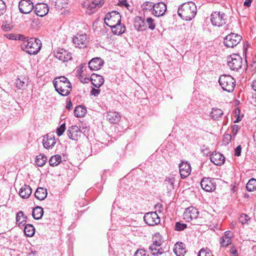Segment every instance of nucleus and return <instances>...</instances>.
I'll return each mask as SVG.
<instances>
[{"label": "nucleus", "instance_id": "1", "mask_svg": "<svg viewBox=\"0 0 256 256\" xmlns=\"http://www.w3.org/2000/svg\"><path fill=\"white\" fill-rule=\"evenodd\" d=\"M56 90L62 96H67L72 90L71 82L64 76L56 78L53 80Z\"/></svg>", "mask_w": 256, "mask_h": 256}, {"label": "nucleus", "instance_id": "2", "mask_svg": "<svg viewBox=\"0 0 256 256\" xmlns=\"http://www.w3.org/2000/svg\"><path fill=\"white\" fill-rule=\"evenodd\" d=\"M178 14L182 19L190 20L196 14V6L192 1H188L178 7Z\"/></svg>", "mask_w": 256, "mask_h": 256}, {"label": "nucleus", "instance_id": "3", "mask_svg": "<svg viewBox=\"0 0 256 256\" xmlns=\"http://www.w3.org/2000/svg\"><path fill=\"white\" fill-rule=\"evenodd\" d=\"M22 49L26 53L32 55L36 54L42 48L41 41L36 38L27 39V41L22 42L21 45Z\"/></svg>", "mask_w": 256, "mask_h": 256}, {"label": "nucleus", "instance_id": "4", "mask_svg": "<svg viewBox=\"0 0 256 256\" xmlns=\"http://www.w3.org/2000/svg\"><path fill=\"white\" fill-rule=\"evenodd\" d=\"M219 84L224 90L232 92L236 86V80L230 75H222L219 78Z\"/></svg>", "mask_w": 256, "mask_h": 256}, {"label": "nucleus", "instance_id": "5", "mask_svg": "<svg viewBox=\"0 0 256 256\" xmlns=\"http://www.w3.org/2000/svg\"><path fill=\"white\" fill-rule=\"evenodd\" d=\"M104 21L108 26L114 27L121 22V16L118 12L112 11L106 14Z\"/></svg>", "mask_w": 256, "mask_h": 256}, {"label": "nucleus", "instance_id": "6", "mask_svg": "<svg viewBox=\"0 0 256 256\" xmlns=\"http://www.w3.org/2000/svg\"><path fill=\"white\" fill-rule=\"evenodd\" d=\"M242 38L240 35L231 32L224 38V44L227 48H232L240 42Z\"/></svg>", "mask_w": 256, "mask_h": 256}, {"label": "nucleus", "instance_id": "7", "mask_svg": "<svg viewBox=\"0 0 256 256\" xmlns=\"http://www.w3.org/2000/svg\"><path fill=\"white\" fill-rule=\"evenodd\" d=\"M242 58L236 54H233L227 58L228 66L232 70H238L241 68L242 66Z\"/></svg>", "mask_w": 256, "mask_h": 256}, {"label": "nucleus", "instance_id": "8", "mask_svg": "<svg viewBox=\"0 0 256 256\" xmlns=\"http://www.w3.org/2000/svg\"><path fill=\"white\" fill-rule=\"evenodd\" d=\"M227 20V16L224 13L219 12H214L210 15V21L213 26H221L226 24Z\"/></svg>", "mask_w": 256, "mask_h": 256}, {"label": "nucleus", "instance_id": "9", "mask_svg": "<svg viewBox=\"0 0 256 256\" xmlns=\"http://www.w3.org/2000/svg\"><path fill=\"white\" fill-rule=\"evenodd\" d=\"M104 1H84L82 4L83 8L86 9V12L88 14L94 13L101 5L104 4Z\"/></svg>", "mask_w": 256, "mask_h": 256}, {"label": "nucleus", "instance_id": "10", "mask_svg": "<svg viewBox=\"0 0 256 256\" xmlns=\"http://www.w3.org/2000/svg\"><path fill=\"white\" fill-rule=\"evenodd\" d=\"M144 8L148 10H152L154 14L156 16H162L166 10V4L162 1L154 4V6H150L149 8Z\"/></svg>", "mask_w": 256, "mask_h": 256}, {"label": "nucleus", "instance_id": "11", "mask_svg": "<svg viewBox=\"0 0 256 256\" xmlns=\"http://www.w3.org/2000/svg\"><path fill=\"white\" fill-rule=\"evenodd\" d=\"M88 38L86 34H78L72 38V42L76 47L80 48H86L88 42Z\"/></svg>", "mask_w": 256, "mask_h": 256}, {"label": "nucleus", "instance_id": "12", "mask_svg": "<svg viewBox=\"0 0 256 256\" xmlns=\"http://www.w3.org/2000/svg\"><path fill=\"white\" fill-rule=\"evenodd\" d=\"M144 221L148 226H154L160 222V218L156 212L146 214L144 217Z\"/></svg>", "mask_w": 256, "mask_h": 256}, {"label": "nucleus", "instance_id": "13", "mask_svg": "<svg viewBox=\"0 0 256 256\" xmlns=\"http://www.w3.org/2000/svg\"><path fill=\"white\" fill-rule=\"evenodd\" d=\"M202 188L206 192H210L215 190L216 188L214 180L210 178H204L200 182Z\"/></svg>", "mask_w": 256, "mask_h": 256}, {"label": "nucleus", "instance_id": "14", "mask_svg": "<svg viewBox=\"0 0 256 256\" xmlns=\"http://www.w3.org/2000/svg\"><path fill=\"white\" fill-rule=\"evenodd\" d=\"M199 212L194 206H190L185 210L184 213V218L187 222H190L193 219L198 218Z\"/></svg>", "mask_w": 256, "mask_h": 256}, {"label": "nucleus", "instance_id": "15", "mask_svg": "<svg viewBox=\"0 0 256 256\" xmlns=\"http://www.w3.org/2000/svg\"><path fill=\"white\" fill-rule=\"evenodd\" d=\"M34 3L32 1H20L18 8L20 12L28 14L34 8Z\"/></svg>", "mask_w": 256, "mask_h": 256}, {"label": "nucleus", "instance_id": "16", "mask_svg": "<svg viewBox=\"0 0 256 256\" xmlns=\"http://www.w3.org/2000/svg\"><path fill=\"white\" fill-rule=\"evenodd\" d=\"M67 132L68 137L72 140L76 141L80 136V129L76 126L69 127Z\"/></svg>", "mask_w": 256, "mask_h": 256}, {"label": "nucleus", "instance_id": "17", "mask_svg": "<svg viewBox=\"0 0 256 256\" xmlns=\"http://www.w3.org/2000/svg\"><path fill=\"white\" fill-rule=\"evenodd\" d=\"M34 10L37 16L42 17L48 14V7L46 4L37 3L36 4Z\"/></svg>", "mask_w": 256, "mask_h": 256}, {"label": "nucleus", "instance_id": "18", "mask_svg": "<svg viewBox=\"0 0 256 256\" xmlns=\"http://www.w3.org/2000/svg\"><path fill=\"white\" fill-rule=\"evenodd\" d=\"M104 64V60L100 58H94L91 60L88 64V68L92 70H98L102 68Z\"/></svg>", "mask_w": 256, "mask_h": 256}, {"label": "nucleus", "instance_id": "19", "mask_svg": "<svg viewBox=\"0 0 256 256\" xmlns=\"http://www.w3.org/2000/svg\"><path fill=\"white\" fill-rule=\"evenodd\" d=\"M180 174L182 178L188 177L191 172V167L188 162H182L179 164Z\"/></svg>", "mask_w": 256, "mask_h": 256}, {"label": "nucleus", "instance_id": "20", "mask_svg": "<svg viewBox=\"0 0 256 256\" xmlns=\"http://www.w3.org/2000/svg\"><path fill=\"white\" fill-rule=\"evenodd\" d=\"M210 160L214 164L221 166L224 164L225 158L222 154L215 152L210 156Z\"/></svg>", "mask_w": 256, "mask_h": 256}, {"label": "nucleus", "instance_id": "21", "mask_svg": "<svg viewBox=\"0 0 256 256\" xmlns=\"http://www.w3.org/2000/svg\"><path fill=\"white\" fill-rule=\"evenodd\" d=\"M56 143V140L53 135L47 134L44 136L42 144L46 148H52Z\"/></svg>", "mask_w": 256, "mask_h": 256}, {"label": "nucleus", "instance_id": "22", "mask_svg": "<svg viewBox=\"0 0 256 256\" xmlns=\"http://www.w3.org/2000/svg\"><path fill=\"white\" fill-rule=\"evenodd\" d=\"M144 18L136 16L134 18V26L138 31H142L146 29V25Z\"/></svg>", "mask_w": 256, "mask_h": 256}, {"label": "nucleus", "instance_id": "23", "mask_svg": "<svg viewBox=\"0 0 256 256\" xmlns=\"http://www.w3.org/2000/svg\"><path fill=\"white\" fill-rule=\"evenodd\" d=\"M90 79L94 86L97 88L102 86L104 82V78L103 77L96 74H92Z\"/></svg>", "mask_w": 256, "mask_h": 256}, {"label": "nucleus", "instance_id": "24", "mask_svg": "<svg viewBox=\"0 0 256 256\" xmlns=\"http://www.w3.org/2000/svg\"><path fill=\"white\" fill-rule=\"evenodd\" d=\"M106 120L111 124H117L120 120V114L116 112H108L106 116Z\"/></svg>", "mask_w": 256, "mask_h": 256}, {"label": "nucleus", "instance_id": "25", "mask_svg": "<svg viewBox=\"0 0 256 256\" xmlns=\"http://www.w3.org/2000/svg\"><path fill=\"white\" fill-rule=\"evenodd\" d=\"M32 192V188L28 185L24 184L20 190L19 195L23 198H28L30 197Z\"/></svg>", "mask_w": 256, "mask_h": 256}, {"label": "nucleus", "instance_id": "26", "mask_svg": "<svg viewBox=\"0 0 256 256\" xmlns=\"http://www.w3.org/2000/svg\"><path fill=\"white\" fill-rule=\"evenodd\" d=\"M174 182L175 178L173 175H170L166 177L164 185L166 188L168 192L174 189Z\"/></svg>", "mask_w": 256, "mask_h": 256}, {"label": "nucleus", "instance_id": "27", "mask_svg": "<svg viewBox=\"0 0 256 256\" xmlns=\"http://www.w3.org/2000/svg\"><path fill=\"white\" fill-rule=\"evenodd\" d=\"M26 218H27L24 216L23 212L18 211L16 215V224L19 227L24 226L26 224Z\"/></svg>", "mask_w": 256, "mask_h": 256}, {"label": "nucleus", "instance_id": "28", "mask_svg": "<svg viewBox=\"0 0 256 256\" xmlns=\"http://www.w3.org/2000/svg\"><path fill=\"white\" fill-rule=\"evenodd\" d=\"M175 248L174 249V253L176 255H184L186 252V246L182 242H177L175 245Z\"/></svg>", "mask_w": 256, "mask_h": 256}, {"label": "nucleus", "instance_id": "29", "mask_svg": "<svg viewBox=\"0 0 256 256\" xmlns=\"http://www.w3.org/2000/svg\"><path fill=\"white\" fill-rule=\"evenodd\" d=\"M47 190L43 188H38L35 193L34 196L38 200H44L47 196Z\"/></svg>", "mask_w": 256, "mask_h": 256}, {"label": "nucleus", "instance_id": "30", "mask_svg": "<svg viewBox=\"0 0 256 256\" xmlns=\"http://www.w3.org/2000/svg\"><path fill=\"white\" fill-rule=\"evenodd\" d=\"M16 86L18 89H24L28 84V79L22 76H20L16 80Z\"/></svg>", "mask_w": 256, "mask_h": 256}, {"label": "nucleus", "instance_id": "31", "mask_svg": "<svg viewBox=\"0 0 256 256\" xmlns=\"http://www.w3.org/2000/svg\"><path fill=\"white\" fill-rule=\"evenodd\" d=\"M223 114L222 110L218 108H212L210 112V116L214 120H218Z\"/></svg>", "mask_w": 256, "mask_h": 256}, {"label": "nucleus", "instance_id": "32", "mask_svg": "<svg viewBox=\"0 0 256 256\" xmlns=\"http://www.w3.org/2000/svg\"><path fill=\"white\" fill-rule=\"evenodd\" d=\"M148 249L153 256H158L164 252V250L160 246L158 247L154 244L150 246Z\"/></svg>", "mask_w": 256, "mask_h": 256}, {"label": "nucleus", "instance_id": "33", "mask_svg": "<svg viewBox=\"0 0 256 256\" xmlns=\"http://www.w3.org/2000/svg\"><path fill=\"white\" fill-rule=\"evenodd\" d=\"M44 214L43 208L40 206H36L33 209L32 216L34 219L40 220L41 218Z\"/></svg>", "mask_w": 256, "mask_h": 256}, {"label": "nucleus", "instance_id": "34", "mask_svg": "<svg viewBox=\"0 0 256 256\" xmlns=\"http://www.w3.org/2000/svg\"><path fill=\"white\" fill-rule=\"evenodd\" d=\"M113 33L116 34H120L124 33L126 31V27L123 24L122 25L121 22L117 24L116 26H114V27H110Z\"/></svg>", "mask_w": 256, "mask_h": 256}, {"label": "nucleus", "instance_id": "35", "mask_svg": "<svg viewBox=\"0 0 256 256\" xmlns=\"http://www.w3.org/2000/svg\"><path fill=\"white\" fill-rule=\"evenodd\" d=\"M86 112V109L82 106H76L74 110V114L77 118H82L84 116Z\"/></svg>", "mask_w": 256, "mask_h": 256}, {"label": "nucleus", "instance_id": "36", "mask_svg": "<svg viewBox=\"0 0 256 256\" xmlns=\"http://www.w3.org/2000/svg\"><path fill=\"white\" fill-rule=\"evenodd\" d=\"M152 244L154 246H157L158 247L160 246L163 242L162 238V236L158 233H156L152 238Z\"/></svg>", "mask_w": 256, "mask_h": 256}, {"label": "nucleus", "instance_id": "37", "mask_svg": "<svg viewBox=\"0 0 256 256\" xmlns=\"http://www.w3.org/2000/svg\"><path fill=\"white\" fill-rule=\"evenodd\" d=\"M24 232L28 236H32L35 232V228L31 224H27L24 225Z\"/></svg>", "mask_w": 256, "mask_h": 256}, {"label": "nucleus", "instance_id": "38", "mask_svg": "<svg viewBox=\"0 0 256 256\" xmlns=\"http://www.w3.org/2000/svg\"><path fill=\"white\" fill-rule=\"evenodd\" d=\"M46 156L44 154H40L36 156V162L38 166H42L47 160Z\"/></svg>", "mask_w": 256, "mask_h": 256}, {"label": "nucleus", "instance_id": "39", "mask_svg": "<svg viewBox=\"0 0 256 256\" xmlns=\"http://www.w3.org/2000/svg\"><path fill=\"white\" fill-rule=\"evenodd\" d=\"M62 158L60 155L56 154L52 156L50 160L49 164L51 166H58L61 162Z\"/></svg>", "mask_w": 256, "mask_h": 256}, {"label": "nucleus", "instance_id": "40", "mask_svg": "<svg viewBox=\"0 0 256 256\" xmlns=\"http://www.w3.org/2000/svg\"><path fill=\"white\" fill-rule=\"evenodd\" d=\"M246 188L248 192L256 190V180L254 178L250 179L246 185Z\"/></svg>", "mask_w": 256, "mask_h": 256}, {"label": "nucleus", "instance_id": "41", "mask_svg": "<svg viewBox=\"0 0 256 256\" xmlns=\"http://www.w3.org/2000/svg\"><path fill=\"white\" fill-rule=\"evenodd\" d=\"M66 54V51L62 49L56 54L55 56L60 60L63 61L64 60V56Z\"/></svg>", "mask_w": 256, "mask_h": 256}, {"label": "nucleus", "instance_id": "42", "mask_svg": "<svg viewBox=\"0 0 256 256\" xmlns=\"http://www.w3.org/2000/svg\"><path fill=\"white\" fill-rule=\"evenodd\" d=\"M220 240V243L222 247H226L231 244V240L229 238L226 239L221 237Z\"/></svg>", "mask_w": 256, "mask_h": 256}, {"label": "nucleus", "instance_id": "43", "mask_svg": "<svg viewBox=\"0 0 256 256\" xmlns=\"http://www.w3.org/2000/svg\"><path fill=\"white\" fill-rule=\"evenodd\" d=\"M118 5L121 6H124L130 12H132L134 10L132 6H130L127 2V1H118Z\"/></svg>", "mask_w": 256, "mask_h": 256}, {"label": "nucleus", "instance_id": "44", "mask_svg": "<svg viewBox=\"0 0 256 256\" xmlns=\"http://www.w3.org/2000/svg\"><path fill=\"white\" fill-rule=\"evenodd\" d=\"M146 22L148 25V28L151 30H154L156 27V24L154 20L152 18H148L146 20Z\"/></svg>", "mask_w": 256, "mask_h": 256}, {"label": "nucleus", "instance_id": "45", "mask_svg": "<svg viewBox=\"0 0 256 256\" xmlns=\"http://www.w3.org/2000/svg\"><path fill=\"white\" fill-rule=\"evenodd\" d=\"M187 226L186 224L176 222L175 224V230L177 231H182L184 230Z\"/></svg>", "mask_w": 256, "mask_h": 256}, {"label": "nucleus", "instance_id": "46", "mask_svg": "<svg viewBox=\"0 0 256 256\" xmlns=\"http://www.w3.org/2000/svg\"><path fill=\"white\" fill-rule=\"evenodd\" d=\"M198 256H213V255L210 250L202 248L199 251Z\"/></svg>", "mask_w": 256, "mask_h": 256}, {"label": "nucleus", "instance_id": "47", "mask_svg": "<svg viewBox=\"0 0 256 256\" xmlns=\"http://www.w3.org/2000/svg\"><path fill=\"white\" fill-rule=\"evenodd\" d=\"M249 216L246 214H242L239 218V222L242 224H245L248 222V221L250 220Z\"/></svg>", "mask_w": 256, "mask_h": 256}, {"label": "nucleus", "instance_id": "48", "mask_svg": "<svg viewBox=\"0 0 256 256\" xmlns=\"http://www.w3.org/2000/svg\"><path fill=\"white\" fill-rule=\"evenodd\" d=\"M66 130V124L64 123L62 124L58 128L56 129V134L58 136H62L64 132Z\"/></svg>", "mask_w": 256, "mask_h": 256}, {"label": "nucleus", "instance_id": "49", "mask_svg": "<svg viewBox=\"0 0 256 256\" xmlns=\"http://www.w3.org/2000/svg\"><path fill=\"white\" fill-rule=\"evenodd\" d=\"M134 256H148L143 249H138L134 253Z\"/></svg>", "mask_w": 256, "mask_h": 256}, {"label": "nucleus", "instance_id": "50", "mask_svg": "<svg viewBox=\"0 0 256 256\" xmlns=\"http://www.w3.org/2000/svg\"><path fill=\"white\" fill-rule=\"evenodd\" d=\"M6 5L4 1H0V16L5 12Z\"/></svg>", "mask_w": 256, "mask_h": 256}, {"label": "nucleus", "instance_id": "51", "mask_svg": "<svg viewBox=\"0 0 256 256\" xmlns=\"http://www.w3.org/2000/svg\"><path fill=\"white\" fill-rule=\"evenodd\" d=\"M22 18V16L18 15L16 18H14V16L12 18L13 22L16 24H18L21 22V19Z\"/></svg>", "mask_w": 256, "mask_h": 256}, {"label": "nucleus", "instance_id": "52", "mask_svg": "<svg viewBox=\"0 0 256 256\" xmlns=\"http://www.w3.org/2000/svg\"><path fill=\"white\" fill-rule=\"evenodd\" d=\"M2 27L4 30L8 31L12 28L13 27V26L10 24H2Z\"/></svg>", "mask_w": 256, "mask_h": 256}, {"label": "nucleus", "instance_id": "53", "mask_svg": "<svg viewBox=\"0 0 256 256\" xmlns=\"http://www.w3.org/2000/svg\"><path fill=\"white\" fill-rule=\"evenodd\" d=\"M100 90L92 88L90 90V94L94 96H97L100 93Z\"/></svg>", "mask_w": 256, "mask_h": 256}, {"label": "nucleus", "instance_id": "54", "mask_svg": "<svg viewBox=\"0 0 256 256\" xmlns=\"http://www.w3.org/2000/svg\"><path fill=\"white\" fill-rule=\"evenodd\" d=\"M241 151L242 147L240 145H239L234 149L235 156H240Z\"/></svg>", "mask_w": 256, "mask_h": 256}, {"label": "nucleus", "instance_id": "55", "mask_svg": "<svg viewBox=\"0 0 256 256\" xmlns=\"http://www.w3.org/2000/svg\"><path fill=\"white\" fill-rule=\"evenodd\" d=\"M240 128L238 125H237V124L234 125L232 126V134L234 136L236 135L238 130H239Z\"/></svg>", "mask_w": 256, "mask_h": 256}, {"label": "nucleus", "instance_id": "56", "mask_svg": "<svg viewBox=\"0 0 256 256\" xmlns=\"http://www.w3.org/2000/svg\"><path fill=\"white\" fill-rule=\"evenodd\" d=\"M222 238H229L231 240V238L232 237V234L230 231H226L224 232V236H222Z\"/></svg>", "mask_w": 256, "mask_h": 256}, {"label": "nucleus", "instance_id": "57", "mask_svg": "<svg viewBox=\"0 0 256 256\" xmlns=\"http://www.w3.org/2000/svg\"><path fill=\"white\" fill-rule=\"evenodd\" d=\"M27 39L28 38L25 37L24 35H16V40H22L23 42H24L25 41H27Z\"/></svg>", "mask_w": 256, "mask_h": 256}, {"label": "nucleus", "instance_id": "58", "mask_svg": "<svg viewBox=\"0 0 256 256\" xmlns=\"http://www.w3.org/2000/svg\"><path fill=\"white\" fill-rule=\"evenodd\" d=\"M72 59V54L70 52H66V54L64 56V60H63V62H68Z\"/></svg>", "mask_w": 256, "mask_h": 256}, {"label": "nucleus", "instance_id": "59", "mask_svg": "<svg viewBox=\"0 0 256 256\" xmlns=\"http://www.w3.org/2000/svg\"><path fill=\"white\" fill-rule=\"evenodd\" d=\"M150 6H154V4H152V3L150 2L149 1H146L142 5V8L144 10H147L146 8H145L144 7L146 8H149Z\"/></svg>", "mask_w": 256, "mask_h": 256}, {"label": "nucleus", "instance_id": "60", "mask_svg": "<svg viewBox=\"0 0 256 256\" xmlns=\"http://www.w3.org/2000/svg\"><path fill=\"white\" fill-rule=\"evenodd\" d=\"M6 38L10 40H16V35L14 34H7Z\"/></svg>", "mask_w": 256, "mask_h": 256}, {"label": "nucleus", "instance_id": "61", "mask_svg": "<svg viewBox=\"0 0 256 256\" xmlns=\"http://www.w3.org/2000/svg\"><path fill=\"white\" fill-rule=\"evenodd\" d=\"M230 254L236 256L238 254V251L234 246H232L230 250Z\"/></svg>", "mask_w": 256, "mask_h": 256}, {"label": "nucleus", "instance_id": "62", "mask_svg": "<svg viewBox=\"0 0 256 256\" xmlns=\"http://www.w3.org/2000/svg\"><path fill=\"white\" fill-rule=\"evenodd\" d=\"M61 2H62V1H60V0H58V1H54V3H55L54 5H55L56 6H58V8H59V9H62V8H64V6H60V4H61Z\"/></svg>", "mask_w": 256, "mask_h": 256}, {"label": "nucleus", "instance_id": "63", "mask_svg": "<svg viewBox=\"0 0 256 256\" xmlns=\"http://www.w3.org/2000/svg\"><path fill=\"white\" fill-rule=\"evenodd\" d=\"M72 106V102L70 100L67 101L66 108L68 110H70Z\"/></svg>", "mask_w": 256, "mask_h": 256}, {"label": "nucleus", "instance_id": "64", "mask_svg": "<svg viewBox=\"0 0 256 256\" xmlns=\"http://www.w3.org/2000/svg\"><path fill=\"white\" fill-rule=\"evenodd\" d=\"M252 88L253 90L256 92V80L253 81L252 84Z\"/></svg>", "mask_w": 256, "mask_h": 256}]
</instances>
